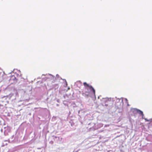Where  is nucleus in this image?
Returning a JSON list of instances; mask_svg holds the SVG:
<instances>
[{
    "mask_svg": "<svg viewBox=\"0 0 152 152\" xmlns=\"http://www.w3.org/2000/svg\"><path fill=\"white\" fill-rule=\"evenodd\" d=\"M18 80L15 77L14 75L11 76L10 79V81H13L12 83H15L18 82Z\"/></svg>",
    "mask_w": 152,
    "mask_h": 152,
    "instance_id": "obj_4",
    "label": "nucleus"
},
{
    "mask_svg": "<svg viewBox=\"0 0 152 152\" xmlns=\"http://www.w3.org/2000/svg\"><path fill=\"white\" fill-rule=\"evenodd\" d=\"M125 100H126V102H128V100H127V99H126V98H125Z\"/></svg>",
    "mask_w": 152,
    "mask_h": 152,
    "instance_id": "obj_20",
    "label": "nucleus"
},
{
    "mask_svg": "<svg viewBox=\"0 0 152 152\" xmlns=\"http://www.w3.org/2000/svg\"><path fill=\"white\" fill-rule=\"evenodd\" d=\"M48 75L50 76L51 77L50 78L51 79H53V80H54V79H56V78L55 77V76H54L53 75H52L50 74H48Z\"/></svg>",
    "mask_w": 152,
    "mask_h": 152,
    "instance_id": "obj_11",
    "label": "nucleus"
},
{
    "mask_svg": "<svg viewBox=\"0 0 152 152\" xmlns=\"http://www.w3.org/2000/svg\"><path fill=\"white\" fill-rule=\"evenodd\" d=\"M78 82H79V83H81V82L80 81H78Z\"/></svg>",
    "mask_w": 152,
    "mask_h": 152,
    "instance_id": "obj_29",
    "label": "nucleus"
},
{
    "mask_svg": "<svg viewBox=\"0 0 152 152\" xmlns=\"http://www.w3.org/2000/svg\"><path fill=\"white\" fill-rule=\"evenodd\" d=\"M4 134L5 136H6L8 135V133L6 132V131L4 130Z\"/></svg>",
    "mask_w": 152,
    "mask_h": 152,
    "instance_id": "obj_12",
    "label": "nucleus"
},
{
    "mask_svg": "<svg viewBox=\"0 0 152 152\" xmlns=\"http://www.w3.org/2000/svg\"><path fill=\"white\" fill-rule=\"evenodd\" d=\"M56 105L57 106H59V104H56Z\"/></svg>",
    "mask_w": 152,
    "mask_h": 152,
    "instance_id": "obj_26",
    "label": "nucleus"
},
{
    "mask_svg": "<svg viewBox=\"0 0 152 152\" xmlns=\"http://www.w3.org/2000/svg\"><path fill=\"white\" fill-rule=\"evenodd\" d=\"M56 77H57V78H58V77H60V78H61V79H62V78H61V77H59V75H58V74H57V75H56Z\"/></svg>",
    "mask_w": 152,
    "mask_h": 152,
    "instance_id": "obj_15",
    "label": "nucleus"
},
{
    "mask_svg": "<svg viewBox=\"0 0 152 152\" xmlns=\"http://www.w3.org/2000/svg\"><path fill=\"white\" fill-rule=\"evenodd\" d=\"M28 115H31V113H29Z\"/></svg>",
    "mask_w": 152,
    "mask_h": 152,
    "instance_id": "obj_25",
    "label": "nucleus"
},
{
    "mask_svg": "<svg viewBox=\"0 0 152 152\" xmlns=\"http://www.w3.org/2000/svg\"><path fill=\"white\" fill-rule=\"evenodd\" d=\"M99 97L100 96H98V99H99Z\"/></svg>",
    "mask_w": 152,
    "mask_h": 152,
    "instance_id": "obj_30",
    "label": "nucleus"
},
{
    "mask_svg": "<svg viewBox=\"0 0 152 152\" xmlns=\"http://www.w3.org/2000/svg\"><path fill=\"white\" fill-rule=\"evenodd\" d=\"M74 125V123H71V125L72 126H73Z\"/></svg>",
    "mask_w": 152,
    "mask_h": 152,
    "instance_id": "obj_19",
    "label": "nucleus"
},
{
    "mask_svg": "<svg viewBox=\"0 0 152 152\" xmlns=\"http://www.w3.org/2000/svg\"><path fill=\"white\" fill-rule=\"evenodd\" d=\"M127 106H129V104H128H128H127Z\"/></svg>",
    "mask_w": 152,
    "mask_h": 152,
    "instance_id": "obj_32",
    "label": "nucleus"
},
{
    "mask_svg": "<svg viewBox=\"0 0 152 152\" xmlns=\"http://www.w3.org/2000/svg\"><path fill=\"white\" fill-rule=\"evenodd\" d=\"M78 151V150L77 151H76L75 152H74V151H73V152H77Z\"/></svg>",
    "mask_w": 152,
    "mask_h": 152,
    "instance_id": "obj_31",
    "label": "nucleus"
},
{
    "mask_svg": "<svg viewBox=\"0 0 152 152\" xmlns=\"http://www.w3.org/2000/svg\"><path fill=\"white\" fill-rule=\"evenodd\" d=\"M144 119L145 120V121H147V122H149V120L147 118H144Z\"/></svg>",
    "mask_w": 152,
    "mask_h": 152,
    "instance_id": "obj_16",
    "label": "nucleus"
},
{
    "mask_svg": "<svg viewBox=\"0 0 152 152\" xmlns=\"http://www.w3.org/2000/svg\"><path fill=\"white\" fill-rule=\"evenodd\" d=\"M59 99H58L57 100V101L58 102H59Z\"/></svg>",
    "mask_w": 152,
    "mask_h": 152,
    "instance_id": "obj_21",
    "label": "nucleus"
},
{
    "mask_svg": "<svg viewBox=\"0 0 152 152\" xmlns=\"http://www.w3.org/2000/svg\"><path fill=\"white\" fill-rule=\"evenodd\" d=\"M83 84L85 87V89L87 90V91L85 92V96L87 97L89 96L90 93V92L91 91L92 92L96 98L95 90L92 86L89 85L86 82H84Z\"/></svg>",
    "mask_w": 152,
    "mask_h": 152,
    "instance_id": "obj_2",
    "label": "nucleus"
},
{
    "mask_svg": "<svg viewBox=\"0 0 152 152\" xmlns=\"http://www.w3.org/2000/svg\"><path fill=\"white\" fill-rule=\"evenodd\" d=\"M102 102L101 104L103 106H104L107 109L110 110L113 107V103L111 100V98H103L101 99Z\"/></svg>",
    "mask_w": 152,
    "mask_h": 152,
    "instance_id": "obj_1",
    "label": "nucleus"
},
{
    "mask_svg": "<svg viewBox=\"0 0 152 152\" xmlns=\"http://www.w3.org/2000/svg\"><path fill=\"white\" fill-rule=\"evenodd\" d=\"M134 109L135 110H136L137 113L140 114V115H143V112L141 110H140L139 109H137L136 108H134Z\"/></svg>",
    "mask_w": 152,
    "mask_h": 152,
    "instance_id": "obj_7",
    "label": "nucleus"
},
{
    "mask_svg": "<svg viewBox=\"0 0 152 152\" xmlns=\"http://www.w3.org/2000/svg\"><path fill=\"white\" fill-rule=\"evenodd\" d=\"M38 108H34V109H38Z\"/></svg>",
    "mask_w": 152,
    "mask_h": 152,
    "instance_id": "obj_28",
    "label": "nucleus"
},
{
    "mask_svg": "<svg viewBox=\"0 0 152 152\" xmlns=\"http://www.w3.org/2000/svg\"><path fill=\"white\" fill-rule=\"evenodd\" d=\"M62 80H64V81L66 83V86H67V83L66 80L65 79H62Z\"/></svg>",
    "mask_w": 152,
    "mask_h": 152,
    "instance_id": "obj_17",
    "label": "nucleus"
},
{
    "mask_svg": "<svg viewBox=\"0 0 152 152\" xmlns=\"http://www.w3.org/2000/svg\"><path fill=\"white\" fill-rule=\"evenodd\" d=\"M4 74L5 73L4 72H0V77H2V79H4V78L6 76V74H5V75Z\"/></svg>",
    "mask_w": 152,
    "mask_h": 152,
    "instance_id": "obj_8",
    "label": "nucleus"
},
{
    "mask_svg": "<svg viewBox=\"0 0 152 152\" xmlns=\"http://www.w3.org/2000/svg\"><path fill=\"white\" fill-rule=\"evenodd\" d=\"M120 100L121 99H117L116 100V102L117 103L119 102L120 101Z\"/></svg>",
    "mask_w": 152,
    "mask_h": 152,
    "instance_id": "obj_14",
    "label": "nucleus"
},
{
    "mask_svg": "<svg viewBox=\"0 0 152 152\" xmlns=\"http://www.w3.org/2000/svg\"><path fill=\"white\" fill-rule=\"evenodd\" d=\"M17 95V93L16 92L14 93H11L7 96L9 99H10L11 101H13L16 99V96Z\"/></svg>",
    "mask_w": 152,
    "mask_h": 152,
    "instance_id": "obj_3",
    "label": "nucleus"
},
{
    "mask_svg": "<svg viewBox=\"0 0 152 152\" xmlns=\"http://www.w3.org/2000/svg\"><path fill=\"white\" fill-rule=\"evenodd\" d=\"M7 101H2L1 100L0 101V110L3 109L6 105Z\"/></svg>",
    "mask_w": 152,
    "mask_h": 152,
    "instance_id": "obj_5",
    "label": "nucleus"
},
{
    "mask_svg": "<svg viewBox=\"0 0 152 152\" xmlns=\"http://www.w3.org/2000/svg\"><path fill=\"white\" fill-rule=\"evenodd\" d=\"M59 139V137H58L55 136L54 137V140H55V139L58 140Z\"/></svg>",
    "mask_w": 152,
    "mask_h": 152,
    "instance_id": "obj_13",
    "label": "nucleus"
},
{
    "mask_svg": "<svg viewBox=\"0 0 152 152\" xmlns=\"http://www.w3.org/2000/svg\"><path fill=\"white\" fill-rule=\"evenodd\" d=\"M47 75L46 74V75H44V74H43L42 75V77L43 76H46V75Z\"/></svg>",
    "mask_w": 152,
    "mask_h": 152,
    "instance_id": "obj_23",
    "label": "nucleus"
},
{
    "mask_svg": "<svg viewBox=\"0 0 152 152\" xmlns=\"http://www.w3.org/2000/svg\"><path fill=\"white\" fill-rule=\"evenodd\" d=\"M49 99V98L47 97V99H46V101H48V99Z\"/></svg>",
    "mask_w": 152,
    "mask_h": 152,
    "instance_id": "obj_24",
    "label": "nucleus"
},
{
    "mask_svg": "<svg viewBox=\"0 0 152 152\" xmlns=\"http://www.w3.org/2000/svg\"><path fill=\"white\" fill-rule=\"evenodd\" d=\"M121 100V102L120 104V107H118V112L120 113H121L122 111V108L123 107V105L124 104V102H123V99Z\"/></svg>",
    "mask_w": 152,
    "mask_h": 152,
    "instance_id": "obj_6",
    "label": "nucleus"
},
{
    "mask_svg": "<svg viewBox=\"0 0 152 152\" xmlns=\"http://www.w3.org/2000/svg\"><path fill=\"white\" fill-rule=\"evenodd\" d=\"M142 116V119H144L145 118H144V114H143V115H141Z\"/></svg>",
    "mask_w": 152,
    "mask_h": 152,
    "instance_id": "obj_18",
    "label": "nucleus"
},
{
    "mask_svg": "<svg viewBox=\"0 0 152 152\" xmlns=\"http://www.w3.org/2000/svg\"><path fill=\"white\" fill-rule=\"evenodd\" d=\"M14 135H13L8 139L9 142H14Z\"/></svg>",
    "mask_w": 152,
    "mask_h": 152,
    "instance_id": "obj_9",
    "label": "nucleus"
},
{
    "mask_svg": "<svg viewBox=\"0 0 152 152\" xmlns=\"http://www.w3.org/2000/svg\"><path fill=\"white\" fill-rule=\"evenodd\" d=\"M1 132H3V129H1Z\"/></svg>",
    "mask_w": 152,
    "mask_h": 152,
    "instance_id": "obj_22",
    "label": "nucleus"
},
{
    "mask_svg": "<svg viewBox=\"0 0 152 152\" xmlns=\"http://www.w3.org/2000/svg\"><path fill=\"white\" fill-rule=\"evenodd\" d=\"M4 130L6 131V132H7L8 133L10 132L11 131V129L9 127H7V128L4 127Z\"/></svg>",
    "mask_w": 152,
    "mask_h": 152,
    "instance_id": "obj_10",
    "label": "nucleus"
},
{
    "mask_svg": "<svg viewBox=\"0 0 152 152\" xmlns=\"http://www.w3.org/2000/svg\"><path fill=\"white\" fill-rule=\"evenodd\" d=\"M107 152H112V151H107Z\"/></svg>",
    "mask_w": 152,
    "mask_h": 152,
    "instance_id": "obj_27",
    "label": "nucleus"
}]
</instances>
